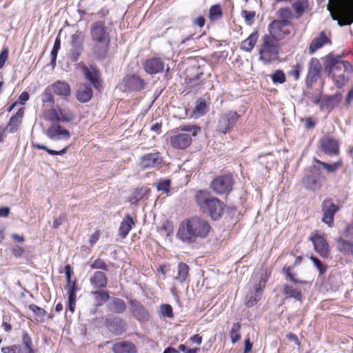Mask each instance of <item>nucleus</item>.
Segmentation results:
<instances>
[{"instance_id":"obj_32","label":"nucleus","mask_w":353,"mask_h":353,"mask_svg":"<svg viewBox=\"0 0 353 353\" xmlns=\"http://www.w3.org/2000/svg\"><path fill=\"white\" fill-rule=\"evenodd\" d=\"M177 275L174 277L175 280L179 281L180 283L185 281L189 274V267L187 264L181 262L178 265Z\"/></svg>"},{"instance_id":"obj_51","label":"nucleus","mask_w":353,"mask_h":353,"mask_svg":"<svg viewBox=\"0 0 353 353\" xmlns=\"http://www.w3.org/2000/svg\"><path fill=\"white\" fill-rule=\"evenodd\" d=\"M48 119L50 121L56 122L55 123H59V122H61V118L59 117L58 108L50 109L48 112Z\"/></svg>"},{"instance_id":"obj_45","label":"nucleus","mask_w":353,"mask_h":353,"mask_svg":"<svg viewBox=\"0 0 353 353\" xmlns=\"http://www.w3.org/2000/svg\"><path fill=\"white\" fill-rule=\"evenodd\" d=\"M279 17L281 19L280 21H286L287 25L290 24L289 19L292 17V10L289 8H280L279 10Z\"/></svg>"},{"instance_id":"obj_43","label":"nucleus","mask_w":353,"mask_h":353,"mask_svg":"<svg viewBox=\"0 0 353 353\" xmlns=\"http://www.w3.org/2000/svg\"><path fill=\"white\" fill-rule=\"evenodd\" d=\"M241 329V325L239 323H234L230 330V337L232 343H235L241 339V334L239 330Z\"/></svg>"},{"instance_id":"obj_20","label":"nucleus","mask_w":353,"mask_h":353,"mask_svg":"<svg viewBox=\"0 0 353 353\" xmlns=\"http://www.w3.org/2000/svg\"><path fill=\"white\" fill-rule=\"evenodd\" d=\"M113 353H137L135 345L129 341H120L112 346Z\"/></svg>"},{"instance_id":"obj_16","label":"nucleus","mask_w":353,"mask_h":353,"mask_svg":"<svg viewBox=\"0 0 353 353\" xmlns=\"http://www.w3.org/2000/svg\"><path fill=\"white\" fill-rule=\"evenodd\" d=\"M162 161L159 152L149 153L141 157L140 166L143 168H156L161 164Z\"/></svg>"},{"instance_id":"obj_38","label":"nucleus","mask_w":353,"mask_h":353,"mask_svg":"<svg viewBox=\"0 0 353 353\" xmlns=\"http://www.w3.org/2000/svg\"><path fill=\"white\" fill-rule=\"evenodd\" d=\"M84 36L82 32H77L72 36L70 49H83V41Z\"/></svg>"},{"instance_id":"obj_50","label":"nucleus","mask_w":353,"mask_h":353,"mask_svg":"<svg viewBox=\"0 0 353 353\" xmlns=\"http://www.w3.org/2000/svg\"><path fill=\"white\" fill-rule=\"evenodd\" d=\"M22 344L23 348L26 349L27 352H34L32 350V341L30 336L27 333H23L22 335Z\"/></svg>"},{"instance_id":"obj_5","label":"nucleus","mask_w":353,"mask_h":353,"mask_svg":"<svg viewBox=\"0 0 353 353\" xmlns=\"http://www.w3.org/2000/svg\"><path fill=\"white\" fill-rule=\"evenodd\" d=\"M200 130L199 127L194 125L181 126V132L171 136L170 143L174 148H187L192 142V136L195 137Z\"/></svg>"},{"instance_id":"obj_63","label":"nucleus","mask_w":353,"mask_h":353,"mask_svg":"<svg viewBox=\"0 0 353 353\" xmlns=\"http://www.w3.org/2000/svg\"><path fill=\"white\" fill-rule=\"evenodd\" d=\"M65 219V217L63 214H61L59 217L54 219L52 224L53 228L56 229L58 228L61 225H62Z\"/></svg>"},{"instance_id":"obj_40","label":"nucleus","mask_w":353,"mask_h":353,"mask_svg":"<svg viewBox=\"0 0 353 353\" xmlns=\"http://www.w3.org/2000/svg\"><path fill=\"white\" fill-rule=\"evenodd\" d=\"M208 111V107L205 101L203 99L196 101L195 108L193 110L196 116H203Z\"/></svg>"},{"instance_id":"obj_58","label":"nucleus","mask_w":353,"mask_h":353,"mask_svg":"<svg viewBox=\"0 0 353 353\" xmlns=\"http://www.w3.org/2000/svg\"><path fill=\"white\" fill-rule=\"evenodd\" d=\"M241 16L244 17L247 23L250 24L252 23L254 18L255 17V12L243 10L241 11Z\"/></svg>"},{"instance_id":"obj_34","label":"nucleus","mask_w":353,"mask_h":353,"mask_svg":"<svg viewBox=\"0 0 353 353\" xmlns=\"http://www.w3.org/2000/svg\"><path fill=\"white\" fill-rule=\"evenodd\" d=\"M126 309V305L123 300L114 298L110 303V310L116 313H122Z\"/></svg>"},{"instance_id":"obj_21","label":"nucleus","mask_w":353,"mask_h":353,"mask_svg":"<svg viewBox=\"0 0 353 353\" xmlns=\"http://www.w3.org/2000/svg\"><path fill=\"white\" fill-rule=\"evenodd\" d=\"M303 184L307 189L315 191L322 185L321 177L319 174H308L304 178Z\"/></svg>"},{"instance_id":"obj_23","label":"nucleus","mask_w":353,"mask_h":353,"mask_svg":"<svg viewBox=\"0 0 353 353\" xmlns=\"http://www.w3.org/2000/svg\"><path fill=\"white\" fill-rule=\"evenodd\" d=\"M266 281L261 278V280L259 283V287L255 290V296H254L252 293L250 295L248 294L246 296V302L245 305L247 307H252L254 304L256 303L258 300L260 299L263 289L265 288Z\"/></svg>"},{"instance_id":"obj_19","label":"nucleus","mask_w":353,"mask_h":353,"mask_svg":"<svg viewBox=\"0 0 353 353\" xmlns=\"http://www.w3.org/2000/svg\"><path fill=\"white\" fill-rule=\"evenodd\" d=\"M144 69L150 74L160 73L163 71L164 63L160 58L150 59L145 62Z\"/></svg>"},{"instance_id":"obj_31","label":"nucleus","mask_w":353,"mask_h":353,"mask_svg":"<svg viewBox=\"0 0 353 353\" xmlns=\"http://www.w3.org/2000/svg\"><path fill=\"white\" fill-rule=\"evenodd\" d=\"M84 72L87 79L89 80L94 87L97 88L99 84L98 71L94 68L90 69L85 68Z\"/></svg>"},{"instance_id":"obj_53","label":"nucleus","mask_w":353,"mask_h":353,"mask_svg":"<svg viewBox=\"0 0 353 353\" xmlns=\"http://www.w3.org/2000/svg\"><path fill=\"white\" fill-rule=\"evenodd\" d=\"M303 69V65L300 63H297L293 66L292 69L289 72L288 74L293 77L294 80L297 81L299 79L300 74Z\"/></svg>"},{"instance_id":"obj_29","label":"nucleus","mask_w":353,"mask_h":353,"mask_svg":"<svg viewBox=\"0 0 353 353\" xmlns=\"http://www.w3.org/2000/svg\"><path fill=\"white\" fill-rule=\"evenodd\" d=\"M337 249L341 252L348 253L353 255V243L339 237L337 239Z\"/></svg>"},{"instance_id":"obj_25","label":"nucleus","mask_w":353,"mask_h":353,"mask_svg":"<svg viewBox=\"0 0 353 353\" xmlns=\"http://www.w3.org/2000/svg\"><path fill=\"white\" fill-rule=\"evenodd\" d=\"M328 42H330V40L327 38L325 33L321 32L318 37L314 38L312 41L309 47V53L310 54H314L317 50L322 48L324 44Z\"/></svg>"},{"instance_id":"obj_39","label":"nucleus","mask_w":353,"mask_h":353,"mask_svg":"<svg viewBox=\"0 0 353 353\" xmlns=\"http://www.w3.org/2000/svg\"><path fill=\"white\" fill-rule=\"evenodd\" d=\"M59 112V117L61 118V122H70L72 121L74 116L72 111L67 108H58Z\"/></svg>"},{"instance_id":"obj_4","label":"nucleus","mask_w":353,"mask_h":353,"mask_svg":"<svg viewBox=\"0 0 353 353\" xmlns=\"http://www.w3.org/2000/svg\"><path fill=\"white\" fill-rule=\"evenodd\" d=\"M195 200L199 208L216 220L221 216L223 204L217 198L212 196L210 192L199 190L195 194Z\"/></svg>"},{"instance_id":"obj_9","label":"nucleus","mask_w":353,"mask_h":353,"mask_svg":"<svg viewBox=\"0 0 353 353\" xmlns=\"http://www.w3.org/2000/svg\"><path fill=\"white\" fill-rule=\"evenodd\" d=\"M322 72V65L317 58H312L307 64V73L305 78V85L307 88L312 87L317 81Z\"/></svg>"},{"instance_id":"obj_49","label":"nucleus","mask_w":353,"mask_h":353,"mask_svg":"<svg viewBox=\"0 0 353 353\" xmlns=\"http://www.w3.org/2000/svg\"><path fill=\"white\" fill-rule=\"evenodd\" d=\"M60 48H61V40L59 37H57L55 42L54 43L53 48L51 51V57H52L51 64L52 65L56 63L58 51L59 50Z\"/></svg>"},{"instance_id":"obj_44","label":"nucleus","mask_w":353,"mask_h":353,"mask_svg":"<svg viewBox=\"0 0 353 353\" xmlns=\"http://www.w3.org/2000/svg\"><path fill=\"white\" fill-rule=\"evenodd\" d=\"M32 145L35 148H37L39 150H44L47 151L48 152V154H50L51 155H62L66 152L67 148H68L67 147H65L63 150L57 151V150L49 149L46 146L39 144V143H33Z\"/></svg>"},{"instance_id":"obj_36","label":"nucleus","mask_w":353,"mask_h":353,"mask_svg":"<svg viewBox=\"0 0 353 353\" xmlns=\"http://www.w3.org/2000/svg\"><path fill=\"white\" fill-rule=\"evenodd\" d=\"M147 192L148 189L145 188H137L130 196L129 201L132 204L136 203L138 201L143 199Z\"/></svg>"},{"instance_id":"obj_6","label":"nucleus","mask_w":353,"mask_h":353,"mask_svg":"<svg viewBox=\"0 0 353 353\" xmlns=\"http://www.w3.org/2000/svg\"><path fill=\"white\" fill-rule=\"evenodd\" d=\"M324 71L332 77V74L343 70L344 73L352 74L353 72L352 65L346 61H343L341 57H335L333 54H327L323 61Z\"/></svg>"},{"instance_id":"obj_26","label":"nucleus","mask_w":353,"mask_h":353,"mask_svg":"<svg viewBox=\"0 0 353 353\" xmlns=\"http://www.w3.org/2000/svg\"><path fill=\"white\" fill-rule=\"evenodd\" d=\"M134 225V221L132 216L129 214L126 215L121 223L119 229V235L122 238L126 237Z\"/></svg>"},{"instance_id":"obj_52","label":"nucleus","mask_w":353,"mask_h":353,"mask_svg":"<svg viewBox=\"0 0 353 353\" xmlns=\"http://www.w3.org/2000/svg\"><path fill=\"white\" fill-rule=\"evenodd\" d=\"M170 180H163L157 183V190L163 193H168L170 192Z\"/></svg>"},{"instance_id":"obj_27","label":"nucleus","mask_w":353,"mask_h":353,"mask_svg":"<svg viewBox=\"0 0 353 353\" xmlns=\"http://www.w3.org/2000/svg\"><path fill=\"white\" fill-rule=\"evenodd\" d=\"M259 38L257 32H252L247 39L241 43L240 48L245 52H251Z\"/></svg>"},{"instance_id":"obj_41","label":"nucleus","mask_w":353,"mask_h":353,"mask_svg":"<svg viewBox=\"0 0 353 353\" xmlns=\"http://www.w3.org/2000/svg\"><path fill=\"white\" fill-rule=\"evenodd\" d=\"M222 17V10L219 5L212 6L209 10V18L211 21H216Z\"/></svg>"},{"instance_id":"obj_57","label":"nucleus","mask_w":353,"mask_h":353,"mask_svg":"<svg viewBox=\"0 0 353 353\" xmlns=\"http://www.w3.org/2000/svg\"><path fill=\"white\" fill-rule=\"evenodd\" d=\"M161 312L163 316L171 318L173 316L172 307L168 304H163L161 307Z\"/></svg>"},{"instance_id":"obj_22","label":"nucleus","mask_w":353,"mask_h":353,"mask_svg":"<svg viewBox=\"0 0 353 353\" xmlns=\"http://www.w3.org/2000/svg\"><path fill=\"white\" fill-rule=\"evenodd\" d=\"M107 276L105 274L101 271L95 272L90 278V284L96 289L105 288L107 285Z\"/></svg>"},{"instance_id":"obj_14","label":"nucleus","mask_w":353,"mask_h":353,"mask_svg":"<svg viewBox=\"0 0 353 353\" xmlns=\"http://www.w3.org/2000/svg\"><path fill=\"white\" fill-rule=\"evenodd\" d=\"M321 148L329 155H338L339 153V143L333 137H323L320 140Z\"/></svg>"},{"instance_id":"obj_1","label":"nucleus","mask_w":353,"mask_h":353,"mask_svg":"<svg viewBox=\"0 0 353 353\" xmlns=\"http://www.w3.org/2000/svg\"><path fill=\"white\" fill-rule=\"evenodd\" d=\"M210 229V225L206 220L194 216L180 224L176 235L182 241L190 243L195 242L198 238L206 237Z\"/></svg>"},{"instance_id":"obj_24","label":"nucleus","mask_w":353,"mask_h":353,"mask_svg":"<svg viewBox=\"0 0 353 353\" xmlns=\"http://www.w3.org/2000/svg\"><path fill=\"white\" fill-rule=\"evenodd\" d=\"M53 92L61 97H68L70 94V87L68 83L63 81H57L50 85Z\"/></svg>"},{"instance_id":"obj_12","label":"nucleus","mask_w":353,"mask_h":353,"mask_svg":"<svg viewBox=\"0 0 353 353\" xmlns=\"http://www.w3.org/2000/svg\"><path fill=\"white\" fill-rule=\"evenodd\" d=\"M288 26L286 21L274 20L268 26L270 34L265 36L272 37L276 41L282 39L286 34H289V31L285 30V28Z\"/></svg>"},{"instance_id":"obj_54","label":"nucleus","mask_w":353,"mask_h":353,"mask_svg":"<svg viewBox=\"0 0 353 353\" xmlns=\"http://www.w3.org/2000/svg\"><path fill=\"white\" fill-rule=\"evenodd\" d=\"M92 269H99L103 270H108V265L105 262L101 259H97L91 264Z\"/></svg>"},{"instance_id":"obj_37","label":"nucleus","mask_w":353,"mask_h":353,"mask_svg":"<svg viewBox=\"0 0 353 353\" xmlns=\"http://www.w3.org/2000/svg\"><path fill=\"white\" fill-rule=\"evenodd\" d=\"M283 294L299 301L301 300L302 298V294L299 290L295 289L292 286L288 285H284Z\"/></svg>"},{"instance_id":"obj_11","label":"nucleus","mask_w":353,"mask_h":353,"mask_svg":"<svg viewBox=\"0 0 353 353\" xmlns=\"http://www.w3.org/2000/svg\"><path fill=\"white\" fill-rule=\"evenodd\" d=\"M321 208L323 215L322 221L329 227H332L334 223V214L339 210L338 205H335L331 199H326L323 201Z\"/></svg>"},{"instance_id":"obj_59","label":"nucleus","mask_w":353,"mask_h":353,"mask_svg":"<svg viewBox=\"0 0 353 353\" xmlns=\"http://www.w3.org/2000/svg\"><path fill=\"white\" fill-rule=\"evenodd\" d=\"M311 260L312 261L314 265L317 268L319 271V274L321 275L323 274L326 271V268L323 266L321 261L314 256H311Z\"/></svg>"},{"instance_id":"obj_10","label":"nucleus","mask_w":353,"mask_h":353,"mask_svg":"<svg viewBox=\"0 0 353 353\" xmlns=\"http://www.w3.org/2000/svg\"><path fill=\"white\" fill-rule=\"evenodd\" d=\"M233 179L231 175L225 174L214 179L210 184L212 190L219 194H227L232 189Z\"/></svg>"},{"instance_id":"obj_47","label":"nucleus","mask_w":353,"mask_h":353,"mask_svg":"<svg viewBox=\"0 0 353 353\" xmlns=\"http://www.w3.org/2000/svg\"><path fill=\"white\" fill-rule=\"evenodd\" d=\"M52 92H53V90L51 88L50 85L48 86L45 89L44 92L41 94V101L43 103H54V97L52 94Z\"/></svg>"},{"instance_id":"obj_28","label":"nucleus","mask_w":353,"mask_h":353,"mask_svg":"<svg viewBox=\"0 0 353 353\" xmlns=\"http://www.w3.org/2000/svg\"><path fill=\"white\" fill-rule=\"evenodd\" d=\"M92 96V90L90 86H80L77 92V99L81 103H85L90 100Z\"/></svg>"},{"instance_id":"obj_56","label":"nucleus","mask_w":353,"mask_h":353,"mask_svg":"<svg viewBox=\"0 0 353 353\" xmlns=\"http://www.w3.org/2000/svg\"><path fill=\"white\" fill-rule=\"evenodd\" d=\"M65 288L68 291V301H76L75 282H74L72 285L68 284Z\"/></svg>"},{"instance_id":"obj_18","label":"nucleus","mask_w":353,"mask_h":353,"mask_svg":"<svg viewBox=\"0 0 353 353\" xmlns=\"http://www.w3.org/2000/svg\"><path fill=\"white\" fill-rule=\"evenodd\" d=\"M123 82L130 90L140 91L145 89L146 85L145 81L137 74L127 76Z\"/></svg>"},{"instance_id":"obj_2","label":"nucleus","mask_w":353,"mask_h":353,"mask_svg":"<svg viewBox=\"0 0 353 353\" xmlns=\"http://www.w3.org/2000/svg\"><path fill=\"white\" fill-rule=\"evenodd\" d=\"M90 37L93 42L92 52L99 59L106 57L110 43V30L105 20L92 23L90 28Z\"/></svg>"},{"instance_id":"obj_33","label":"nucleus","mask_w":353,"mask_h":353,"mask_svg":"<svg viewBox=\"0 0 353 353\" xmlns=\"http://www.w3.org/2000/svg\"><path fill=\"white\" fill-rule=\"evenodd\" d=\"M314 161L317 163L321 165L323 168L329 173H334L343 166V163L341 160H339L332 164H329L316 159H314Z\"/></svg>"},{"instance_id":"obj_42","label":"nucleus","mask_w":353,"mask_h":353,"mask_svg":"<svg viewBox=\"0 0 353 353\" xmlns=\"http://www.w3.org/2000/svg\"><path fill=\"white\" fill-rule=\"evenodd\" d=\"M307 0H298L293 3V8L298 17H301L303 14L305 8L307 6Z\"/></svg>"},{"instance_id":"obj_64","label":"nucleus","mask_w":353,"mask_h":353,"mask_svg":"<svg viewBox=\"0 0 353 353\" xmlns=\"http://www.w3.org/2000/svg\"><path fill=\"white\" fill-rule=\"evenodd\" d=\"M205 19L203 16H199L193 20V24L200 28H203L205 26Z\"/></svg>"},{"instance_id":"obj_46","label":"nucleus","mask_w":353,"mask_h":353,"mask_svg":"<svg viewBox=\"0 0 353 353\" xmlns=\"http://www.w3.org/2000/svg\"><path fill=\"white\" fill-rule=\"evenodd\" d=\"M19 119H17V117H12L10 119L9 123L6 125V128H4L6 131L14 133L17 130L18 125L20 123Z\"/></svg>"},{"instance_id":"obj_17","label":"nucleus","mask_w":353,"mask_h":353,"mask_svg":"<svg viewBox=\"0 0 353 353\" xmlns=\"http://www.w3.org/2000/svg\"><path fill=\"white\" fill-rule=\"evenodd\" d=\"M130 309L133 316L139 321H145L149 319V313L143 305L136 300L130 301Z\"/></svg>"},{"instance_id":"obj_48","label":"nucleus","mask_w":353,"mask_h":353,"mask_svg":"<svg viewBox=\"0 0 353 353\" xmlns=\"http://www.w3.org/2000/svg\"><path fill=\"white\" fill-rule=\"evenodd\" d=\"M271 79L274 83L281 84L285 82V74L282 70H277L271 75Z\"/></svg>"},{"instance_id":"obj_3","label":"nucleus","mask_w":353,"mask_h":353,"mask_svg":"<svg viewBox=\"0 0 353 353\" xmlns=\"http://www.w3.org/2000/svg\"><path fill=\"white\" fill-rule=\"evenodd\" d=\"M332 19L340 26L353 23V0H329L327 6Z\"/></svg>"},{"instance_id":"obj_61","label":"nucleus","mask_w":353,"mask_h":353,"mask_svg":"<svg viewBox=\"0 0 353 353\" xmlns=\"http://www.w3.org/2000/svg\"><path fill=\"white\" fill-rule=\"evenodd\" d=\"M8 49L3 50L0 53V69L3 66L5 62L8 59Z\"/></svg>"},{"instance_id":"obj_7","label":"nucleus","mask_w":353,"mask_h":353,"mask_svg":"<svg viewBox=\"0 0 353 353\" xmlns=\"http://www.w3.org/2000/svg\"><path fill=\"white\" fill-rule=\"evenodd\" d=\"M278 54V41L272 37L264 36L263 43L259 49V59L265 64L276 59Z\"/></svg>"},{"instance_id":"obj_30","label":"nucleus","mask_w":353,"mask_h":353,"mask_svg":"<svg viewBox=\"0 0 353 353\" xmlns=\"http://www.w3.org/2000/svg\"><path fill=\"white\" fill-rule=\"evenodd\" d=\"M350 74H351L344 72L341 74L334 73L332 74V76L331 77L334 83V85L338 88H341L345 86L348 83L349 79L350 78Z\"/></svg>"},{"instance_id":"obj_60","label":"nucleus","mask_w":353,"mask_h":353,"mask_svg":"<svg viewBox=\"0 0 353 353\" xmlns=\"http://www.w3.org/2000/svg\"><path fill=\"white\" fill-rule=\"evenodd\" d=\"M83 49H70V57L72 61H77L80 57Z\"/></svg>"},{"instance_id":"obj_15","label":"nucleus","mask_w":353,"mask_h":353,"mask_svg":"<svg viewBox=\"0 0 353 353\" xmlns=\"http://www.w3.org/2000/svg\"><path fill=\"white\" fill-rule=\"evenodd\" d=\"M310 241L314 245V250L321 256L327 257L329 254V246L325 239L318 234L310 236Z\"/></svg>"},{"instance_id":"obj_13","label":"nucleus","mask_w":353,"mask_h":353,"mask_svg":"<svg viewBox=\"0 0 353 353\" xmlns=\"http://www.w3.org/2000/svg\"><path fill=\"white\" fill-rule=\"evenodd\" d=\"M46 135L53 141L68 140L70 137L69 131L59 123L51 125L47 130Z\"/></svg>"},{"instance_id":"obj_35","label":"nucleus","mask_w":353,"mask_h":353,"mask_svg":"<svg viewBox=\"0 0 353 353\" xmlns=\"http://www.w3.org/2000/svg\"><path fill=\"white\" fill-rule=\"evenodd\" d=\"M97 305H101L110 299V295L107 291H94L92 292Z\"/></svg>"},{"instance_id":"obj_55","label":"nucleus","mask_w":353,"mask_h":353,"mask_svg":"<svg viewBox=\"0 0 353 353\" xmlns=\"http://www.w3.org/2000/svg\"><path fill=\"white\" fill-rule=\"evenodd\" d=\"M29 309L32 311V312L39 317L43 318L46 315V311L44 309L34 305L31 304L29 305Z\"/></svg>"},{"instance_id":"obj_62","label":"nucleus","mask_w":353,"mask_h":353,"mask_svg":"<svg viewBox=\"0 0 353 353\" xmlns=\"http://www.w3.org/2000/svg\"><path fill=\"white\" fill-rule=\"evenodd\" d=\"M11 252L14 256L20 257L24 252V250L21 247L16 245L12 248Z\"/></svg>"},{"instance_id":"obj_8","label":"nucleus","mask_w":353,"mask_h":353,"mask_svg":"<svg viewBox=\"0 0 353 353\" xmlns=\"http://www.w3.org/2000/svg\"><path fill=\"white\" fill-rule=\"evenodd\" d=\"M240 116L234 111H228L220 115L216 131L226 134L232 130Z\"/></svg>"}]
</instances>
